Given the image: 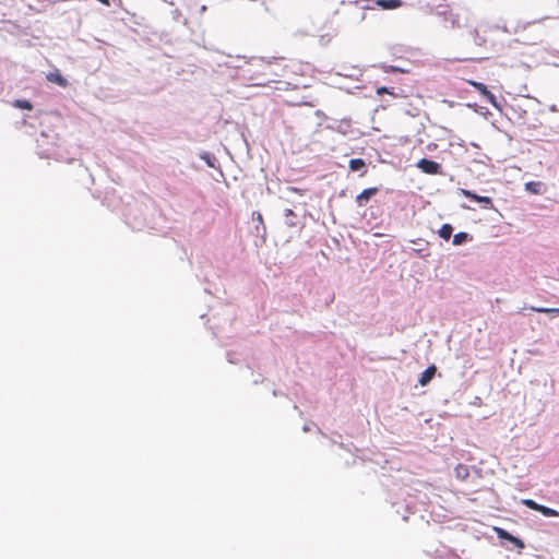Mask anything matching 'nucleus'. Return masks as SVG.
<instances>
[{"instance_id":"1","label":"nucleus","mask_w":559,"mask_h":559,"mask_svg":"<svg viewBox=\"0 0 559 559\" xmlns=\"http://www.w3.org/2000/svg\"><path fill=\"white\" fill-rule=\"evenodd\" d=\"M60 136L55 130L43 129L36 138V153L40 158H53L62 160L63 154L60 151Z\"/></svg>"},{"instance_id":"2","label":"nucleus","mask_w":559,"mask_h":559,"mask_svg":"<svg viewBox=\"0 0 559 559\" xmlns=\"http://www.w3.org/2000/svg\"><path fill=\"white\" fill-rule=\"evenodd\" d=\"M497 538L500 545L507 550L516 549L521 552L525 548V543L519 536L511 534L509 531L502 527H493Z\"/></svg>"},{"instance_id":"3","label":"nucleus","mask_w":559,"mask_h":559,"mask_svg":"<svg viewBox=\"0 0 559 559\" xmlns=\"http://www.w3.org/2000/svg\"><path fill=\"white\" fill-rule=\"evenodd\" d=\"M416 167L426 175H443L442 165L431 158H420Z\"/></svg>"},{"instance_id":"4","label":"nucleus","mask_w":559,"mask_h":559,"mask_svg":"<svg viewBox=\"0 0 559 559\" xmlns=\"http://www.w3.org/2000/svg\"><path fill=\"white\" fill-rule=\"evenodd\" d=\"M459 191L463 197L478 203L481 209H493V201L490 197L479 195L475 191L463 188L459 189Z\"/></svg>"},{"instance_id":"5","label":"nucleus","mask_w":559,"mask_h":559,"mask_svg":"<svg viewBox=\"0 0 559 559\" xmlns=\"http://www.w3.org/2000/svg\"><path fill=\"white\" fill-rule=\"evenodd\" d=\"M481 96H484L496 109L501 110V103L497 96L492 94L486 84L477 81L468 82Z\"/></svg>"},{"instance_id":"6","label":"nucleus","mask_w":559,"mask_h":559,"mask_svg":"<svg viewBox=\"0 0 559 559\" xmlns=\"http://www.w3.org/2000/svg\"><path fill=\"white\" fill-rule=\"evenodd\" d=\"M369 3L366 5V9H374V7L380 8L381 10H396L404 5L402 0H367Z\"/></svg>"},{"instance_id":"7","label":"nucleus","mask_w":559,"mask_h":559,"mask_svg":"<svg viewBox=\"0 0 559 559\" xmlns=\"http://www.w3.org/2000/svg\"><path fill=\"white\" fill-rule=\"evenodd\" d=\"M253 222H257V224L254 225L253 234L257 238H260V243L255 241V246H262L263 243H265L266 240V227L263 223L262 214L259 212H254Z\"/></svg>"},{"instance_id":"8","label":"nucleus","mask_w":559,"mask_h":559,"mask_svg":"<svg viewBox=\"0 0 559 559\" xmlns=\"http://www.w3.org/2000/svg\"><path fill=\"white\" fill-rule=\"evenodd\" d=\"M352 127V119L349 117H345L341 120L332 119V122L325 126V129L338 132L343 135L348 134Z\"/></svg>"},{"instance_id":"9","label":"nucleus","mask_w":559,"mask_h":559,"mask_svg":"<svg viewBox=\"0 0 559 559\" xmlns=\"http://www.w3.org/2000/svg\"><path fill=\"white\" fill-rule=\"evenodd\" d=\"M378 192V187L366 188L359 194H357L355 202L360 207L365 206Z\"/></svg>"},{"instance_id":"10","label":"nucleus","mask_w":559,"mask_h":559,"mask_svg":"<svg viewBox=\"0 0 559 559\" xmlns=\"http://www.w3.org/2000/svg\"><path fill=\"white\" fill-rule=\"evenodd\" d=\"M437 367L436 365H430L428 366L423 372H420L419 377H418V383L421 385V386H426L428 385L431 380L435 378L436 373H437Z\"/></svg>"},{"instance_id":"11","label":"nucleus","mask_w":559,"mask_h":559,"mask_svg":"<svg viewBox=\"0 0 559 559\" xmlns=\"http://www.w3.org/2000/svg\"><path fill=\"white\" fill-rule=\"evenodd\" d=\"M199 157L202 160H204V163L207 165V167L213 168V169H218L221 175H223V173L221 170L219 162L213 153L207 152V151H202L199 154Z\"/></svg>"},{"instance_id":"12","label":"nucleus","mask_w":559,"mask_h":559,"mask_svg":"<svg viewBox=\"0 0 559 559\" xmlns=\"http://www.w3.org/2000/svg\"><path fill=\"white\" fill-rule=\"evenodd\" d=\"M439 15H443L444 25L449 26L451 28H459L460 26V20L459 15L452 13L451 11H443L438 12Z\"/></svg>"},{"instance_id":"13","label":"nucleus","mask_w":559,"mask_h":559,"mask_svg":"<svg viewBox=\"0 0 559 559\" xmlns=\"http://www.w3.org/2000/svg\"><path fill=\"white\" fill-rule=\"evenodd\" d=\"M46 79L60 86V87H67L68 86V80L59 72V70H56L53 72H49L47 75H46Z\"/></svg>"},{"instance_id":"14","label":"nucleus","mask_w":559,"mask_h":559,"mask_svg":"<svg viewBox=\"0 0 559 559\" xmlns=\"http://www.w3.org/2000/svg\"><path fill=\"white\" fill-rule=\"evenodd\" d=\"M348 167L352 171H359L360 176L367 173V163L362 158L349 159Z\"/></svg>"},{"instance_id":"15","label":"nucleus","mask_w":559,"mask_h":559,"mask_svg":"<svg viewBox=\"0 0 559 559\" xmlns=\"http://www.w3.org/2000/svg\"><path fill=\"white\" fill-rule=\"evenodd\" d=\"M525 191L532 194H543L546 191V186L542 181H527L525 183Z\"/></svg>"},{"instance_id":"16","label":"nucleus","mask_w":559,"mask_h":559,"mask_svg":"<svg viewBox=\"0 0 559 559\" xmlns=\"http://www.w3.org/2000/svg\"><path fill=\"white\" fill-rule=\"evenodd\" d=\"M473 240V236L466 231H460L453 236L452 243L454 246H463Z\"/></svg>"},{"instance_id":"17","label":"nucleus","mask_w":559,"mask_h":559,"mask_svg":"<svg viewBox=\"0 0 559 559\" xmlns=\"http://www.w3.org/2000/svg\"><path fill=\"white\" fill-rule=\"evenodd\" d=\"M284 216H285V224L288 227H296L298 225V216L293 210L286 209Z\"/></svg>"},{"instance_id":"18","label":"nucleus","mask_w":559,"mask_h":559,"mask_svg":"<svg viewBox=\"0 0 559 559\" xmlns=\"http://www.w3.org/2000/svg\"><path fill=\"white\" fill-rule=\"evenodd\" d=\"M392 507L395 509V512L397 514L402 515V519L404 521H407V519H408L407 514L412 512L409 504L396 502V503H393Z\"/></svg>"},{"instance_id":"19","label":"nucleus","mask_w":559,"mask_h":559,"mask_svg":"<svg viewBox=\"0 0 559 559\" xmlns=\"http://www.w3.org/2000/svg\"><path fill=\"white\" fill-rule=\"evenodd\" d=\"M453 226L449 223L442 224L441 227L438 230V236L442 238L443 240H449L453 233Z\"/></svg>"},{"instance_id":"20","label":"nucleus","mask_w":559,"mask_h":559,"mask_svg":"<svg viewBox=\"0 0 559 559\" xmlns=\"http://www.w3.org/2000/svg\"><path fill=\"white\" fill-rule=\"evenodd\" d=\"M12 106L14 108L24 109V110L33 109V104L28 99H15L12 102Z\"/></svg>"},{"instance_id":"21","label":"nucleus","mask_w":559,"mask_h":559,"mask_svg":"<svg viewBox=\"0 0 559 559\" xmlns=\"http://www.w3.org/2000/svg\"><path fill=\"white\" fill-rule=\"evenodd\" d=\"M455 475L459 479L465 480L469 476V469L466 465L459 464L455 467Z\"/></svg>"},{"instance_id":"22","label":"nucleus","mask_w":559,"mask_h":559,"mask_svg":"<svg viewBox=\"0 0 559 559\" xmlns=\"http://www.w3.org/2000/svg\"><path fill=\"white\" fill-rule=\"evenodd\" d=\"M539 513L545 518H554L559 515V512L557 510L544 504L540 508Z\"/></svg>"},{"instance_id":"23","label":"nucleus","mask_w":559,"mask_h":559,"mask_svg":"<svg viewBox=\"0 0 559 559\" xmlns=\"http://www.w3.org/2000/svg\"><path fill=\"white\" fill-rule=\"evenodd\" d=\"M127 217V224L132 228V229H142L144 226H145V222L144 219H138L136 217L134 218V222H132L129 217V215L126 216Z\"/></svg>"},{"instance_id":"24","label":"nucleus","mask_w":559,"mask_h":559,"mask_svg":"<svg viewBox=\"0 0 559 559\" xmlns=\"http://www.w3.org/2000/svg\"><path fill=\"white\" fill-rule=\"evenodd\" d=\"M466 106L472 108L474 111L478 112L479 115L485 116V117H487V115L490 114V111L488 110L487 107L479 106L476 103H473V104L468 103Z\"/></svg>"},{"instance_id":"25","label":"nucleus","mask_w":559,"mask_h":559,"mask_svg":"<svg viewBox=\"0 0 559 559\" xmlns=\"http://www.w3.org/2000/svg\"><path fill=\"white\" fill-rule=\"evenodd\" d=\"M471 35L473 36L474 43L477 46H484L486 44V38L480 36L477 29H472Z\"/></svg>"},{"instance_id":"26","label":"nucleus","mask_w":559,"mask_h":559,"mask_svg":"<svg viewBox=\"0 0 559 559\" xmlns=\"http://www.w3.org/2000/svg\"><path fill=\"white\" fill-rule=\"evenodd\" d=\"M383 94H390L392 96H396L397 94L395 93V88L394 87H388V86H379L377 87V95L381 96Z\"/></svg>"},{"instance_id":"27","label":"nucleus","mask_w":559,"mask_h":559,"mask_svg":"<svg viewBox=\"0 0 559 559\" xmlns=\"http://www.w3.org/2000/svg\"><path fill=\"white\" fill-rule=\"evenodd\" d=\"M413 251L416 253L417 257L425 259L429 257V252H426L425 249H413Z\"/></svg>"},{"instance_id":"28","label":"nucleus","mask_w":559,"mask_h":559,"mask_svg":"<svg viewBox=\"0 0 559 559\" xmlns=\"http://www.w3.org/2000/svg\"><path fill=\"white\" fill-rule=\"evenodd\" d=\"M226 357H227L228 362H230V364H238V361H239V359L236 357V354H234V353L228 352Z\"/></svg>"},{"instance_id":"29","label":"nucleus","mask_w":559,"mask_h":559,"mask_svg":"<svg viewBox=\"0 0 559 559\" xmlns=\"http://www.w3.org/2000/svg\"><path fill=\"white\" fill-rule=\"evenodd\" d=\"M535 500L533 499H523L522 500V504L525 506L526 508L533 510L534 506H535Z\"/></svg>"},{"instance_id":"30","label":"nucleus","mask_w":559,"mask_h":559,"mask_svg":"<svg viewBox=\"0 0 559 559\" xmlns=\"http://www.w3.org/2000/svg\"><path fill=\"white\" fill-rule=\"evenodd\" d=\"M535 500L533 499H523L522 500V504L525 506L526 508L533 510L534 506H535Z\"/></svg>"},{"instance_id":"31","label":"nucleus","mask_w":559,"mask_h":559,"mask_svg":"<svg viewBox=\"0 0 559 559\" xmlns=\"http://www.w3.org/2000/svg\"><path fill=\"white\" fill-rule=\"evenodd\" d=\"M510 110L512 111L513 115H518V118L521 119L523 114H526L525 110H522L521 108L516 109L515 107H510Z\"/></svg>"},{"instance_id":"32","label":"nucleus","mask_w":559,"mask_h":559,"mask_svg":"<svg viewBox=\"0 0 559 559\" xmlns=\"http://www.w3.org/2000/svg\"><path fill=\"white\" fill-rule=\"evenodd\" d=\"M171 17L173 20L179 22L181 17V11L179 9H175L171 11Z\"/></svg>"},{"instance_id":"33","label":"nucleus","mask_w":559,"mask_h":559,"mask_svg":"<svg viewBox=\"0 0 559 559\" xmlns=\"http://www.w3.org/2000/svg\"><path fill=\"white\" fill-rule=\"evenodd\" d=\"M533 310H535L537 312H543V313H551L552 308L540 307V308H533Z\"/></svg>"},{"instance_id":"34","label":"nucleus","mask_w":559,"mask_h":559,"mask_svg":"<svg viewBox=\"0 0 559 559\" xmlns=\"http://www.w3.org/2000/svg\"><path fill=\"white\" fill-rule=\"evenodd\" d=\"M389 69H390L391 72H403L402 69H400L399 67H395V66H390Z\"/></svg>"},{"instance_id":"35","label":"nucleus","mask_w":559,"mask_h":559,"mask_svg":"<svg viewBox=\"0 0 559 559\" xmlns=\"http://www.w3.org/2000/svg\"><path fill=\"white\" fill-rule=\"evenodd\" d=\"M50 117L47 114H44L40 118V124H44L46 120H48Z\"/></svg>"},{"instance_id":"36","label":"nucleus","mask_w":559,"mask_h":559,"mask_svg":"<svg viewBox=\"0 0 559 559\" xmlns=\"http://www.w3.org/2000/svg\"><path fill=\"white\" fill-rule=\"evenodd\" d=\"M263 382V378L261 376H259L258 378H255L253 380V384H258V383H262Z\"/></svg>"},{"instance_id":"37","label":"nucleus","mask_w":559,"mask_h":559,"mask_svg":"<svg viewBox=\"0 0 559 559\" xmlns=\"http://www.w3.org/2000/svg\"><path fill=\"white\" fill-rule=\"evenodd\" d=\"M542 507H543V504H540L538 502H535V506H534L533 510L539 512Z\"/></svg>"},{"instance_id":"38","label":"nucleus","mask_w":559,"mask_h":559,"mask_svg":"<svg viewBox=\"0 0 559 559\" xmlns=\"http://www.w3.org/2000/svg\"><path fill=\"white\" fill-rule=\"evenodd\" d=\"M283 393L277 391V390H273V395L274 396H278V395H282Z\"/></svg>"},{"instance_id":"39","label":"nucleus","mask_w":559,"mask_h":559,"mask_svg":"<svg viewBox=\"0 0 559 559\" xmlns=\"http://www.w3.org/2000/svg\"><path fill=\"white\" fill-rule=\"evenodd\" d=\"M316 115L318 117H322V116L325 117V115L321 110H317Z\"/></svg>"},{"instance_id":"40","label":"nucleus","mask_w":559,"mask_h":559,"mask_svg":"<svg viewBox=\"0 0 559 559\" xmlns=\"http://www.w3.org/2000/svg\"><path fill=\"white\" fill-rule=\"evenodd\" d=\"M551 313L559 314V308H552Z\"/></svg>"},{"instance_id":"41","label":"nucleus","mask_w":559,"mask_h":559,"mask_svg":"<svg viewBox=\"0 0 559 559\" xmlns=\"http://www.w3.org/2000/svg\"><path fill=\"white\" fill-rule=\"evenodd\" d=\"M274 60H277V58H276V57H272V58H270L266 62H267L269 64H271Z\"/></svg>"},{"instance_id":"42","label":"nucleus","mask_w":559,"mask_h":559,"mask_svg":"<svg viewBox=\"0 0 559 559\" xmlns=\"http://www.w3.org/2000/svg\"><path fill=\"white\" fill-rule=\"evenodd\" d=\"M302 430H304V431H309V427H308V425H305V426L302 427Z\"/></svg>"},{"instance_id":"43","label":"nucleus","mask_w":559,"mask_h":559,"mask_svg":"<svg viewBox=\"0 0 559 559\" xmlns=\"http://www.w3.org/2000/svg\"><path fill=\"white\" fill-rule=\"evenodd\" d=\"M164 2L168 3V4H174V2L171 0H163Z\"/></svg>"},{"instance_id":"44","label":"nucleus","mask_w":559,"mask_h":559,"mask_svg":"<svg viewBox=\"0 0 559 559\" xmlns=\"http://www.w3.org/2000/svg\"><path fill=\"white\" fill-rule=\"evenodd\" d=\"M205 11H206V5H202V7H201V12L203 13V12H205Z\"/></svg>"},{"instance_id":"45","label":"nucleus","mask_w":559,"mask_h":559,"mask_svg":"<svg viewBox=\"0 0 559 559\" xmlns=\"http://www.w3.org/2000/svg\"><path fill=\"white\" fill-rule=\"evenodd\" d=\"M550 110H551V111H557L556 106H555V105L550 106Z\"/></svg>"},{"instance_id":"46","label":"nucleus","mask_w":559,"mask_h":559,"mask_svg":"<svg viewBox=\"0 0 559 559\" xmlns=\"http://www.w3.org/2000/svg\"><path fill=\"white\" fill-rule=\"evenodd\" d=\"M502 29H503V32H507V33L509 32L507 26H503Z\"/></svg>"},{"instance_id":"47","label":"nucleus","mask_w":559,"mask_h":559,"mask_svg":"<svg viewBox=\"0 0 559 559\" xmlns=\"http://www.w3.org/2000/svg\"><path fill=\"white\" fill-rule=\"evenodd\" d=\"M27 118H28V116H26V117L24 118V123H27Z\"/></svg>"}]
</instances>
